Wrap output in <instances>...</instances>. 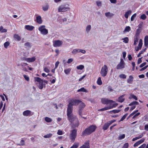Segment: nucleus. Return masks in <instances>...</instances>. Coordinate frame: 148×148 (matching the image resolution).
Here are the masks:
<instances>
[{
	"label": "nucleus",
	"instance_id": "nucleus-1",
	"mask_svg": "<svg viewBox=\"0 0 148 148\" xmlns=\"http://www.w3.org/2000/svg\"><path fill=\"white\" fill-rule=\"evenodd\" d=\"M82 101L78 99H71L67 105V114L68 115L69 114H71L73 111V106H76L78 105Z\"/></svg>",
	"mask_w": 148,
	"mask_h": 148
},
{
	"label": "nucleus",
	"instance_id": "nucleus-2",
	"mask_svg": "<svg viewBox=\"0 0 148 148\" xmlns=\"http://www.w3.org/2000/svg\"><path fill=\"white\" fill-rule=\"evenodd\" d=\"M68 119L69 121L72 123L73 128L78 127L79 124L78 119L75 116H74L72 114H67Z\"/></svg>",
	"mask_w": 148,
	"mask_h": 148
},
{
	"label": "nucleus",
	"instance_id": "nucleus-3",
	"mask_svg": "<svg viewBox=\"0 0 148 148\" xmlns=\"http://www.w3.org/2000/svg\"><path fill=\"white\" fill-rule=\"evenodd\" d=\"M96 127L94 125H91L88 128H86L82 133V136H85L86 135H89L95 131Z\"/></svg>",
	"mask_w": 148,
	"mask_h": 148
},
{
	"label": "nucleus",
	"instance_id": "nucleus-4",
	"mask_svg": "<svg viewBox=\"0 0 148 148\" xmlns=\"http://www.w3.org/2000/svg\"><path fill=\"white\" fill-rule=\"evenodd\" d=\"M35 82H37L39 83L38 87L40 89H42L43 87H45V85L43 83V80L40 78L38 77H34Z\"/></svg>",
	"mask_w": 148,
	"mask_h": 148
},
{
	"label": "nucleus",
	"instance_id": "nucleus-5",
	"mask_svg": "<svg viewBox=\"0 0 148 148\" xmlns=\"http://www.w3.org/2000/svg\"><path fill=\"white\" fill-rule=\"evenodd\" d=\"M77 130L74 129L71 131V133L69 136L70 139L71 141L73 142L75 141L77 136Z\"/></svg>",
	"mask_w": 148,
	"mask_h": 148
},
{
	"label": "nucleus",
	"instance_id": "nucleus-6",
	"mask_svg": "<svg viewBox=\"0 0 148 148\" xmlns=\"http://www.w3.org/2000/svg\"><path fill=\"white\" fill-rule=\"evenodd\" d=\"M69 8L68 4H63L60 5L58 8L59 12H64L69 10Z\"/></svg>",
	"mask_w": 148,
	"mask_h": 148
},
{
	"label": "nucleus",
	"instance_id": "nucleus-7",
	"mask_svg": "<svg viewBox=\"0 0 148 148\" xmlns=\"http://www.w3.org/2000/svg\"><path fill=\"white\" fill-rule=\"evenodd\" d=\"M108 71V68L107 66L106 65H104L102 68L100 74L101 76L103 77L106 76L107 74Z\"/></svg>",
	"mask_w": 148,
	"mask_h": 148
},
{
	"label": "nucleus",
	"instance_id": "nucleus-8",
	"mask_svg": "<svg viewBox=\"0 0 148 148\" xmlns=\"http://www.w3.org/2000/svg\"><path fill=\"white\" fill-rule=\"evenodd\" d=\"M125 64L123 60L121 58L120 62L116 66V69L119 70L123 69L125 67Z\"/></svg>",
	"mask_w": 148,
	"mask_h": 148
},
{
	"label": "nucleus",
	"instance_id": "nucleus-9",
	"mask_svg": "<svg viewBox=\"0 0 148 148\" xmlns=\"http://www.w3.org/2000/svg\"><path fill=\"white\" fill-rule=\"evenodd\" d=\"M101 102L103 104H112L115 102V101L110 99H108L103 98L101 99Z\"/></svg>",
	"mask_w": 148,
	"mask_h": 148
},
{
	"label": "nucleus",
	"instance_id": "nucleus-10",
	"mask_svg": "<svg viewBox=\"0 0 148 148\" xmlns=\"http://www.w3.org/2000/svg\"><path fill=\"white\" fill-rule=\"evenodd\" d=\"M116 121V120L114 119L108 121L107 123H106L103 126V129L104 130H107L108 128L110 125L113 123L115 122Z\"/></svg>",
	"mask_w": 148,
	"mask_h": 148
},
{
	"label": "nucleus",
	"instance_id": "nucleus-11",
	"mask_svg": "<svg viewBox=\"0 0 148 148\" xmlns=\"http://www.w3.org/2000/svg\"><path fill=\"white\" fill-rule=\"evenodd\" d=\"M53 45L54 47H59L62 45L63 42L60 40L53 41Z\"/></svg>",
	"mask_w": 148,
	"mask_h": 148
},
{
	"label": "nucleus",
	"instance_id": "nucleus-12",
	"mask_svg": "<svg viewBox=\"0 0 148 148\" xmlns=\"http://www.w3.org/2000/svg\"><path fill=\"white\" fill-rule=\"evenodd\" d=\"M23 115L25 116H30L34 114V112H32L29 110H27L24 111L23 113Z\"/></svg>",
	"mask_w": 148,
	"mask_h": 148
},
{
	"label": "nucleus",
	"instance_id": "nucleus-13",
	"mask_svg": "<svg viewBox=\"0 0 148 148\" xmlns=\"http://www.w3.org/2000/svg\"><path fill=\"white\" fill-rule=\"evenodd\" d=\"M79 148H90L89 141H87L84 145Z\"/></svg>",
	"mask_w": 148,
	"mask_h": 148
},
{
	"label": "nucleus",
	"instance_id": "nucleus-14",
	"mask_svg": "<svg viewBox=\"0 0 148 148\" xmlns=\"http://www.w3.org/2000/svg\"><path fill=\"white\" fill-rule=\"evenodd\" d=\"M125 94H123L119 97L117 101L120 103H122L124 102L125 99L123 97L125 96Z\"/></svg>",
	"mask_w": 148,
	"mask_h": 148
},
{
	"label": "nucleus",
	"instance_id": "nucleus-15",
	"mask_svg": "<svg viewBox=\"0 0 148 148\" xmlns=\"http://www.w3.org/2000/svg\"><path fill=\"white\" fill-rule=\"evenodd\" d=\"M143 45L142 41L141 39H140L139 41V42L137 47L135 49L136 51H138L140 49L142 48Z\"/></svg>",
	"mask_w": 148,
	"mask_h": 148
},
{
	"label": "nucleus",
	"instance_id": "nucleus-16",
	"mask_svg": "<svg viewBox=\"0 0 148 148\" xmlns=\"http://www.w3.org/2000/svg\"><path fill=\"white\" fill-rule=\"evenodd\" d=\"M36 22L39 24H41L42 23V21L40 16H38L36 17Z\"/></svg>",
	"mask_w": 148,
	"mask_h": 148
},
{
	"label": "nucleus",
	"instance_id": "nucleus-17",
	"mask_svg": "<svg viewBox=\"0 0 148 148\" xmlns=\"http://www.w3.org/2000/svg\"><path fill=\"white\" fill-rule=\"evenodd\" d=\"M134 79V77L130 75L129 76V78L127 80V82L130 84H132Z\"/></svg>",
	"mask_w": 148,
	"mask_h": 148
},
{
	"label": "nucleus",
	"instance_id": "nucleus-18",
	"mask_svg": "<svg viewBox=\"0 0 148 148\" xmlns=\"http://www.w3.org/2000/svg\"><path fill=\"white\" fill-rule=\"evenodd\" d=\"M34 28V27L33 26L29 25H25V28L27 30L29 31L32 30Z\"/></svg>",
	"mask_w": 148,
	"mask_h": 148
},
{
	"label": "nucleus",
	"instance_id": "nucleus-19",
	"mask_svg": "<svg viewBox=\"0 0 148 148\" xmlns=\"http://www.w3.org/2000/svg\"><path fill=\"white\" fill-rule=\"evenodd\" d=\"M28 65V64H27L25 63L21 64V65L22 66V69L23 71H28L26 67H24L25 66L27 65Z\"/></svg>",
	"mask_w": 148,
	"mask_h": 148
},
{
	"label": "nucleus",
	"instance_id": "nucleus-20",
	"mask_svg": "<svg viewBox=\"0 0 148 148\" xmlns=\"http://www.w3.org/2000/svg\"><path fill=\"white\" fill-rule=\"evenodd\" d=\"M144 45L145 46L148 45V35L146 36L145 38Z\"/></svg>",
	"mask_w": 148,
	"mask_h": 148
},
{
	"label": "nucleus",
	"instance_id": "nucleus-21",
	"mask_svg": "<svg viewBox=\"0 0 148 148\" xmlns=\"http://www.w3.org/2000/svg\"><path fill=\"white\" fill-rule=\"evenodd\" d=\"M28 62H33L36 60L35 56H34L31 58H28Z\"/></svg>",
	"mask_w": 148,
	"mask_h": 148
},
{
	"label": "nucleus",
	"instance_id": "nucleus-22",
	"mask_svg": "<svg viewBox=\"0 0 148 148\" xmlns=\"http://www.w3.org/2000/svg\"><path fill=\"white\" fill-rule=\"evenodd\" d=\"M14 38L15 40H16L18 41H20L21 40V38L19 36V35L16 34H14Z\"/></svg>",
	"mask_w": 148,
	"mask_h": 148
},
{
	"label": "nucleus",
	"instance_id": "nucleus-23",
	"mask_svg": "<svg viewBox=\"0 0 148 148\" xmlns=\"http://www.w3.org/2000/svg\"><path fill=\"white\" fill-rule=\"evenodd\" d=\"M121 110H112L110 111L109 112V113L111 114L114 113L115 114L118 113L120 112Z\"/></svg>",
	"mask_w": 148,
	"mask_h": 148
},
{
	"label": "nucleus",
	"instance_id": "nucleus-24",
	"mask_svg": "<svg viewBox=\"0 0 148 148\" xmlns=\"http://www.w3.org/2000/svg\"><path fill=\"white\" fill-rule=\"evenodd\" d=\"M143 136V133H141L138 136L136 137L135 138H133L132 140V141H134L136 140L139 139L140 138H141Z\"/></svg>",
	"mask_w": 148,
	"mask_h": 148
},
{
	"label": "nucleus",
	"instance_id": "nucleus-25",
	"mask_svg": "<svg viewBox=\"0 0 148 148\" xmlns=\"http://www.w3.org/2000/svg\"><path fill=\"white\" fill-rule=\"evenodd\" d=\"M79 106V109L83 110L84 108L85 107L86 105L84 103L82 102V101L80 103Z\"/></svg>",
	"mask_w": 148,
	"mask_h": 148
},
{
	"label": "nucleus",
	"instance_id": "nucleus-26",
	"mask_svg": "<svg viewBox=\"0 0 148 148\" xmlns=\"http://www.w3.org/2000/svg\"><path fill=\"white\" fill-rule=\"evenodd\" d=\"M139 104V103L137 101H134L131 102L129 104V106H134L135 105H138Z\"/></svg>",
	"mask_w": 148,
	"mask_h": 148
},
{
	"label": "nucleus",
	"instance_id": "nucleus-27",
	"mask_svg": "<svg viewBox=\"0 0 148 148\" xmlns=\"http://www.w3.org/2000/svg\"><path fill=\"white\" fill-rule=\"evenodd\" d=\"M132 11L131 10H128L126 12L124 15V16L126 18H128L129 14H130L131 13Z\"/></svg>",
	"mask_w": 148,
	"mask_h": 148
},
{
	"label": "nucleus",
	"instance_id": "nucleus-28",
	"mask_svg": "<svg viewBox=\"0 0 148 148\" xmlns=\"http://www.w3.org/2000/svg\"><path fill=\"white\" fill-rule=\"evenodd\" d=\"M40 32L43 35H46L48 33V30L45 28V29L42 30Z\"/></svg>",
	"mask_w": 148,
	"mask_h": 148
},
{
	"label": "nucleus",
	"instance_id": "nucleus-29",
	"mask_svg": "<svg viewBox=\"0 0 148 148\" xmlns=\"http://www.w3.org/2000/svg\"><path fill=\"white\" fill-rule=\"evenodd\" d=\"M79 145V143H75L70 148H77Z\"/></svg>",
	"mask_w": 148,
	"mask_h": 148
},
{
	"label": "nucleus",
	"instance_id": "nucleus-30",
	"mask_svg": "<svg viewBox=\"0 0 148 148\" xmlns=\"http://www.w3.org/2000/svg\"><path fill=\"white\" fill-rule=\"evenodd\" d=\"M129 99H131L133 98L135 100H138V98L136 96L133 94H131L130 96L129 97Z\"/></svg>",
	"mask_w": 148,
	"mask_h": 148
},
{
	"label": "nucleus",
	"instance_id": "nucleus-31",
	"mask_svg": "<svg viewBox=\"0 0 148 148\" xmlns=\"http://www.w3.org/2000/svg\"><path fill=\"white\" fill-rule=\"evenodd\" d=\"M97 84L99 85H101L102 84V82L101 77H99L98 78L97 81Z\"/></svg>",
	"mask_w": 148,
	"mask_h": 148
},
{
	"label": "nucleus",
	"instance_id": "nucleus-32",
	"mask_svg": "<svg viewBox=\"0 0 148 148\" xmlns=\"http://www.w3.org/2000/svg\"><path fill=\"white\" fill-rule=\"evenodd\" d=\"M118 105V103H116L113 104L112 105H110L109 106H108L109 109L116 107Z\"/></svg>",
	"mask_w": 148,
	"mask_h": 148
},
{
	"label": "nucleus",
	"instance_id": "nucleus-33",
	"mask_svg": "<svg viewBox=\"0 0 148 148\" xmlns=\"http://www.w3.org/2000/svg\"><path fill=\"white\" fill-rule=\"evenodd\" d=\"M26 48H30L31 47V44L30 43L27 42L24 44Z\"/></svg>",
	"mask_w": 148,
	"mask_h": 148
},
{
	"label": "nucleus",
	"instance_id": "nucleus-34",
	"mask_svg": "<svg viewBox=\"0 0 148 148\" xmlns=\"http://www.w3.org/2000/svg\"><path fill=\"white\" fill-rule=\"evenodd\" d=\"M128 114V113H127L126 114H124L121 118V119L119 121V122H121V121H122L123 120H124L126 118V117L127 116Z\"/></svg>",
	"mask_w": 148,
	"mask_h": 148
},
{
	"label": "nucleus",
	"instance_id": "nucleus-35",
	"mask_svg": "<svg viewBox=\"0 0 148 148\" xmlns=\"http://www.w3.org/2000/svg\"><path fill=\"white\" fill-rule=\"evenodd\" d=\"M109 107L107 106V107H105L104 108H103L99 109L98 110V111H101L106 110H109Z\"/></svg>",
	"mask_w": 148,
	"mask_h": 148
},
{
	"label": "nucleus",
	"instance_id": "nucleus-36",
	"mask_svg": "<svg viewBox=\"0 0 148 148\" xmlns=\"http://www.w3.org/2000/svg\"><path fill=\"white\" fill-rule=\"evenodd\" d=\"M45 26L44 25H42L39 27L38 28V30L41 32L43 30V29H45Z\"/></svg>",
	"mask_w": 148,
	"mask_h": 148
},
{
	"label": "nucleus",
	"instance_id": "nucleus-37",
	"mask_svg": "<svg viewBox=\"0 0 148 148\" xmlns=\"http://www.w3.org/2000/svg\"><path fill=\"white\" fill-rule=\"evenodd\" d=\"M139 38V37H135L134 44V45H136L137 44Z\"/></svg>",
	"mask_w": 148,
	"mask_h": 148
},
{
	"label": "nucleus",
	"instance_id": "nucleus-38",
	"mask_svg": "<svg viewBox=\"0 0 148 148\" xmlns=\"http://www.w3.org/2000/svg\"><path fill=\"white\" fill-rule=\"evenodd\" d=\"M45 120L47 122L49 123L51 122L52 121V119L48 117H46L45 119Z\"/></svg>",
	"mask_w": 148,
	"mask_h": 148
},
{
	"label": "nucleus",
	"instance_id": "nucleus-39",
	"mask_svg": "<svg viewBox=\"0 0 148 148\" xmlns=\"http://www.w3.org/2000/svg\"><path fill=\"white\" fill-rule=\"evenodd\" d=\"M77 69H78L82 70L84 68V66L83 65H80L76 67Z\"/></svg>",
	"mask_w": 148,
	"mask_h": 148
},
{
	"label": "nucleus",
	"instance_id": "nucleus-40",
	"mask_svg": "<svg viewBox=\"0 0 148 148\" xmlns=\"http://www.w3.org/2000/svg\"><path fill=\"white\" fill-rule=\"evenodd\" d=\"M52 136V134H51L49 133L47 135L44 136L43 137L45 138H48L51 137Z\"/></svg>",
	"mask_w": 148,
	"mask_h": 148
},
{
	"label": "nucleus",
	"instance_id": "nucleus-41",
	"mask_svg": "<svg viewBox=\"0 0 148 148\" xmlns=\"http://www.w3.org/2000/svg\"><path fill=\"white\" fill-rule=\"evenodd\" d=\"M105 14L106 16L107 17H111L113 15V14H111L110 12L106 13Z\"/></svg>",
	"mask_w": 148,
	"mask_h": 148
},
{
	"label": "nucleus",
	"instance_id": "nucleus-42",
	"mask_svg": "<svg viewBox=\"0 0 148 148\" xmlns=\"http://www.w3.org/2000/svg\"><path fill=\"white\" fill-rule=\"evenodd\" d=\"M71 71V69L70 68H69L67 69H65L64 70V72L66 74H68Z\"/></svg>",
	"mask_w": 148,
	"mask_h": 148
},
{
	"label": "nucleus",
	"instance_id": "nucleus-43",
	"mask_svg": "<svg viewBox=\"0 0 148 148\" xmlns=\"http://www.w3.org/2000/svg\"><path fill=\"white\" fill-rule=\"evenodd\" d=\"M86 90L85 89L84 87H82L77 90V92H86Z\"/></svg>",
	"mask_w": 148,
	"mask_h": 148
},
{
	"label": "nucleus",
	"instance_id": "nucleus-44",
	"mask_svg": "<svg viewBox=\"0 0 148 148\" xmlns=\"http://www.w3.org/2000/svg\"><path fill=\"white\" fill-rule=\"evenodd\" d=\"M10 45V42L8 41L6 42L4 44V46L5 48H7Z\"/></svg>",
	"mask_w": 148,
	"mask_h": 148
},
{
	"label": "nucleus",
	"instance_id": "nucleus-45",
	"mask_svg": "<svg viewBox=\"0 0 148 148\" xmlns=\"http://www.w3.org/2000/svg\"><path fill=\"white\" fill-rule=\"evenodd\" d=\"M119 77L121 79H125L126 78V76L124 74H121L119 75Z\"/></svg>",
	"mask_w": 148,
	"mask_h": 148
},
{
	"label": "nucleus",
	"instance_id": "nucleus-46",
	"mask_svg": "<svg viewBox=\"0 0 148 148\" xmlns=\"http://www.w3.org/2000/svg\"><path fill=\"white\" fill-rule=\"evenodd\" d=\"M146 18V15L144 14H142L140 16V18L143 20H145Z\"/></svg>",
	"mask_w": 148,
	"mask_h": 148
},
{
	"label": "nucleus",
	"instance_id": "nucleus-47",
	"mask_svg": "<svg viewBox=\"0 0 148 148\" xmlns=\"http://www.w3.org/2000/svg\"><path fill=\"white\" fill-rule=\"evenodd\" d=\"M122 39L123 40V42L125 43H127L128 42L129 39L128 37H125Z\"/></svg>",
	"mask_w": 148,
	"mask_h": 148
},
{
	"label": "nucleus",
	"instance_id": "nucleus-48",
	"mask_svg": "<svg viewBox=\"0 0 148 148\" xmlns=\"http://www.w3.org/2000/svg\"><path fill=\"white\" fill-rule=\"evenodd\" d=\"M130 30V26H126L124 30L125 32H128Z\"/></svg>",
	"mask_w": 148,
	"mask_h": 148
},
{
	"label": "nucleus",
	"instance_id": "nucleus-49",
	"mask_svg": "<svg viewBox=\"0 0 148 148\" xmlns=\"http://www.w3.org/2000/svg\"><path fill=\"white\" fill-rule=\"evenodd\" d=\"M125 137V134H123L121 135L119 137V140H121L124 138Z\"/></svg>",
	"mask_w": 148,
	"mask_h": 148
},
{
	"label": "nucleus",
	"instance_id": "nucleus-50",
	"mask_svg": "<svg viewBox=\"0 0 148 148\" xmlns=\"http://www.w3.org/2000/svg\"><path fill=\"white\" fill-rule=\"evenodd\" d=\"M49 8V6L48 5H47L44 6L43 7L42 9L43 10L45 11H47L48 10Z\"/></svg>",
	"mask_w": 148,
	"mask_h": 148
},
{
	"label": "nucleus",
	"instance_id": "nucleus-51",
	"mask_svg": "<svg viewBox=\"0 0 148 148\" xmlns=\"http://www.w3.org/2000/svg\"><path fill=\"white\" fill-rule=\"evenodd\" d=\"M139 30L138 29H137V32L136 33L135 35V37H137L139 38Z\"/></svg>",
	"mask_w": 148,
	"mask_h": 148
},
{
	"label": "nucleus",
	"instance_id": "nucleus-52",
	"mask_svg": "<svg viewBox=\"0 0 148 148\" xmlns=\"http://www.w3.org/2000/svg\"><path fill=\"white\" fill-rule=\"evenodd\" d=\"M24 78H25V79L27 81H29V77L27 76V75H23Z\"/></svg>",
	"mask_w": 148,
	"mask_h": 148
},
{
	"label": "nucleus",
	"instance_id": "nucleus-53",
	"mask_svg": "<svg viewBox=\"0 0 148 148\" xmlns=\"http://www.w3.org/2000/svg\"><path fill=\"white\" fill-rule=\"evenodd\" d=\"M25 144V141L24 140L22 139L20 142V144H18V145H23Z\"/></svg>",
	"mask_w": 148,
	"mask_h": 148
},
{
	"label": "nucleus",
	"instance_id": "nucleus-54",
	"mask_svg": "<svg viewBox=\"0 0 148 148\" xmlns=\"http://www.w3.org/2000/svg\"><path fill=\"white\" fill-rule=\"evenodd\" d=\"M83 110L82 109H79V110L78 111V114L81 116H82Z\"/></svg>",
	"mask_w": 148,
	"mask_h": 148
},
{
	"label": "nucleus",
	"instance_id": "nucleus-55",
	"mask_svg": "<svg viewBox=\"0 0 148 148\" xmlns=\"http://www.w3.org/2000/svg\"><path fill=\"white\" fill-rule=\"evenodd\" d=\"M129 146V144L128 143H125L122 148H127Z\"/></svg>",
	"mask_w": 148,
	"mask_h": 148
},
{
	"label": "nucleus",
	"instance_id": "nucleus-56",
	"mask_svg": "<svg viewBox=\"0 0 148 148\" xmlns=\"http://www.w3.org/2000/svg\"><path fill=\"white\" fill-rule=\"evenodd\" d=\"M145 139V138H143L139 140L138 141V142H139V143L140 144L144 141Z\"/></svg>",
	"mask_w": 148,
	"mask_h": 148
},
{
	"label": "nucleus",
	"instance_id": "nucleus-57",
	"mask_svg": "<svg viewBox=\"0 0 148 148\" xmlns=\"http://www.w3.org/2000/svg\"><path fill=\"white\" fill-rule=\"evenodd\" d=\"M136 13H135V14H134L132 16H131V21H133L134 20V17L136 16Z\"/></svg>",
	"mask_w": 148,
	"mask_h": 148
},
{
	"label": "nucleus",
	"instance_id": "nucleus-58",
	"mask_svg": "<svg viewBox=\"0 0 148 148\" xmlns=\"http://www.w3.org/2000/svg\"><path fill=\"white\" fill-rule=\"evenodd\" d=\"M91 29V26L90 25H88L86 27V31L87 32H88Z\"/></svg>",
	"mask_w": 148,
	"mask_h": 148
},
{
	"label": "nucleus",
	"instance_id": "nucleus-59",
	"mask_svg": "<svg viewBox=\"0 0 148 148\" xmlns=\"http://www.w3.org/2000/svg\"><path fill=\"white\" fill-rule=\"evenodd\" d=\"M44 70L45 72L47 73H48L50 72L49 69H48L46 67L44 68Z\"/></svg>",
	"mask_w": 148,
	"mask_h": 148
},
{
	"label": "nucleus",
	"instance_id": "nucleus-60",
	"mask_svg": "<svg viewBox=\"0 0 148 148\" xmlns=\"http://www.w3.org/2000/svg\"><path fill=\"white\" fill-rule=\"evenodd\" d=\"M96 4L97 6H101V3L100 1H97L96 2Z\"/></svg>",
	"mask_w": 148,
	"mask_h": 148
},
{
	"label": "nucleus",
	"instance_id": "nucleus-61",
	"mask_svg": "<svg viewBox=\"0 0 148 148\" xmlns=\"http://www.w3.org/2000/svg\"><path fill=\"white\" fill-rule=\"evenodd\" d=\"M73 60L72 58H69L68 60L67 61V63L68 64L70 63L73 62Z\"/></svg>",
	"mask_w": 148,
	"mask_h": 148
},
{
	"label": "nucleus",
	"instance_id": "nucleus-62",
	"mask_svg": "<svg viewBox=\"0 0 148 148\" xmlns=\"http://www.w3.org/2000/svg\"><path fill=\"white\" fill-rule=\"evenodd\" d=\"M108 90L109 92H111L113 91V89L111 86H109L108 87Z\"/></svg>",
	"mask_w": 148,
	"mask_h": 148
},
{
	"label": "nucleus",
	"instance_id": "nucleus-63",
	"mask_svg": "<svg viewBox=\"0 0 148 148\" xmlns=\"http://www.w3.org/2000/svg\"><path fill=\"white\" fill-rule=\"evenodd\" d=\"M57 134L59 135H62L63 134V132L62 130H58Z\"/></svg>",
	"mask_w": 148,
	"mask_h": 148
},
{
	"label": "nucleus",
	"instance_id": "nucleus-64",
	"mask_svg": "<svg viewBox=\"0 0 148 148\" xmlns=\"http://www.w3.org/2000/svg\"><path fill=\"white\" fill-rule=\"evenodd\" d=\"M59 63L60 62L58 61H57L56 62L55 64V69H56L58 67Z\"/></svg>",
	"mask_w": 148,
	"mask_h": 148
}]
</instances>
